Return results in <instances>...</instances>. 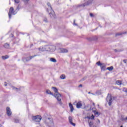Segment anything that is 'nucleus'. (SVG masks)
<instances>
[{"label": "nucleus", "instance_id": "nucleus-26", "mask_svg": "<svg viewBox=\"0 0 127 127\" xmlns=\"http://www.w3.org/2000/svg\"><path fill=\"white\" fill-rule=\"evenodd\" d=\"M96 95H102V91L101 90H97L96 92Z\"/></svg>", "mask_w": 127, "mask_h": 127}, {"label": "nucleus", "instance_id": "nucleus-46", "mask_svg": "<svg viewBox=\"0 0 127 127\" xmlns=\"http://www.w3.org/2000/svg\"><path fill=\"white\" fill-rule=\"evenodd\" d=\"M2 127V125L0 124V127Z\"/></svg>", "mask_w": 127, "mask_h": 127}, {"label": "nucleus", "instance_id": "nucleus-43", "mask_svg": "<svg viewBox=\"0 0 127 127\" xmlns=\"http://www.w3.org/2000/svg\"><path fill=\"white\" fill-rule=\"evenodd\" d=\"M19 5H18V6L17 7V9H19Z\"/></svg>", "mask_w": 127, "mask_h": 127}, {"label": "nucleus", "instance_id": "nucleus-1", "mask_svg": "<svg viewBox=\"0 0 127 127\" xmlns=\"http://www.w3.org/2000/svg\"><path fill=\"white\" fill-rule=\"evenodd\" d=\"M52 88L54 90V91L55 92V95L54 97L56 98L57 100L59 102L60 105H62V102L61 101V100L62 99V96H61V94L59 93H58V89H57V88L55 87H52Z\"/></svg>", "mask_w": 127, "mask_h": 127}, {"label": "nucleus", "instance_id": "nucleus-31", "mask_svg": "<svg viewBox=\"0 0 127 127\" xmlns=\"http://www.w3.org/2000/svg\"><path fill=\"white\" fill-rule=\"evenodd\" d=\"M103 64L101 63V62H98L97 63H96V64L98 65V66H102V64Z\"/></svg>", "mask_w": 127, "mask_h": 127}, {"label": "nucleus", "instance_id": "nucleus-40", "mask_svg": "<svg viewBox=\"0 0 127 127\" xmlns=\"http://www.w3.org/2000/svg\"><path fill=\"white\" fill-rule=\"evenodd\" d=\"M44 21H45V22H47V19L45 18V19H44Z\"/></svg>", "mask_w": 127, "mask_h": 127}, {"label": "nucleus", "instance_id": "nucleus-49", "mask_svg": "<svg viewBox=\"0 0 127 127\" xmlns=\"http://www.w3.org/2000/svg\"><path fill=\"white\" fill-rule=\"evenodd\" d=\"M88 94H91V92H88Z\"/></svg>", "mask_w": 127, "mask_h": 127}, {"label": "nucleus", "instance_id": "nucleus-51", "mask_svg": "<svg viewBox=\"0 0 127 127\" xmlns=\"http://www.w3.org/2000/svg\"><path fill=\"white\" fill-rule=\"evenodd\" d=\"M98 121L99 123H100V121L99 120H98Z\"/></svg>", "mask_w": 127, "mask_h": 127}, {"label": "nucleus", "instance_id": "nucleus-8", "mask_svg": "<svg viewBox=\"0 0 127 127\" xmlns=\"http://www.w3.org/2000/svg\"><path fill=\"white\" fill-rule=\"evenodd\" d=\"M52 48H55V47L49 45L45 46V51H51V50H52Z\"/></svg>", "mask_w": 127, "mask_h": 127}, {"label": "nucleus", "instance_id": "nucleus-42", "mask_svg": "<svg viewBox=\"0 0 127 127\" xmlns=\"http://www.w3.org/2000/svg\"><path fill=\"white\" fill-rule=\"evenodd\" d=\"M4 86H5V87H6V86H7V84H6V82H5Z\"/></svg>", "mask_w": 127, "mask_h": 127}, {"label": "nucleus", "instance_id": "nucleus-50", "mask_svg": "<svg viewBox=\"0 0 127 127\" xmlns=\"http://www.w3.org/2000/svg\"><path fill=\"white\" fill-rule=\"evenodd\" d=\"M92 94V95H95L94 94H93V93H91Z\"/></svg>", "mask_w": 127, "mask_h": 127}, {"label": "nucleus", "instance_id": "nucleus-39", "mask_svg": "<svg viewBox=\"0 0 127 127\" xmlns=\"http://www.w3.org/2000/svg\"><path fill=\"white\" fill-rule=\"evenodd\" d=\"M127 60H124L123 62H124V63L125 64H127Z\"/></svg>", "mask_w": 127, "mask_h": 127}, {"label": "nucleus", "instance_id": "nucleus-21", "mask_svg": "<svg viewBox=\"0 0 127 127\" xmlns=\"http://www.w3.org/2000/svg\"><path fill=\"white\" fill-rule=\"evenodd\" d=\"M125 33H127L126 32L117 33L116 34V36H119L120 35H123V34H125Z\"/></svg>", "mask_w": 127, "mask_h": 127}, {"label": "nucleus", "instance_id": "nucleus-9", "mask_svg": "<svg viewBox=\"0 0 127 127\" xmlns=\"http://www.w3.org/2000/svg\"><path fill=\"white\" fill-rule=\"evenodd\" d=\"M36 56H37V55H34L33 56H31L29 58H24L23 59V61H24V62H27L31 60V59H32V58H34V57H36Z\"/></svg>", "mask_w": 127, "mask_h": 127}, {"label": "nucleus", "instance_id": "nucleus-11", "mask_svg": "<svg viewBox=\"0 0 127 127\" xmlns=\"http://www.w3.org/2000/svg\"><path fill=\"white\" fill-rule=\"evenodd\" d=\"M87 39L88 40H89V41H92L93 40H98V36H95L92 38H88Z\"/></svg>", "mask_w": 127, "mask_h": 127}, {"label": "nucleus", "instance_id": "nucleus-44", "mask_svg": "<svg viewBox=\"0 0 127 127\" xmlns=\"http://www.w3.org/2000/svg\"><path fill=\"white\" fill-rule=\"evenodd\" d=\"M93 106H95V103H93Z\"/></svg>", "mask_w": 127, "mask_h": 127}, {"label": "nucleus", "instance_id": "nucleus-45", "mask_svg": "<svg viewBox=\"0 0 127 127\" xmlns=\"http://www.w3.org/2000/svg\"><path fill=\"white\" fill-rule=\"evenodd\" d=\"M125 92H126V93H127V89H126V90H125Z\"/></svg>", "mask_w": 127, "mask_h": 127}, {"label": "nucleus", "instance_id": "nucleus-16", "mask_svg": "<svg viewBox=\"0 0 127 127\" xmlns=\"http://www.w3.org/2000/svg\"><path fill=\"white\" fill-rule=\"evenodd\" d=\"M82 107V103H81V102H79L76 104V108L77 109H80Z\"/></svg>", "mask_w": 127, "mask_h": 127}, {"label": "nucleus", "instance_id": "nucleus-19", "mask_svg": "<svg viewBox=\"0 0 127 127\" xmlns=\"http://www.w3.org/2000/svg\"><path fill=\"white\" fill-rule=\"evenodd\" d=\"M93 113L95 115V116H96V117H99V116H100V115H101V113H100V112L95 111H93Z\"/></svg>", "mask_w": 127, "mask_h": 127}, {"label": "nucleus", "instance_id": "nucleus-32", "mask_svg": "<svg viewBox=\"0 0 127 127\" xmlns=\"http://www.w3.org/2000/svg\"><path fill=\"white\" fill-rule=\"evenodd\" d=\"M14 123H19V120L15 119H14Z\"/></svg>", "mask_w": 127, "mask_h": 127}, {"label": "nucleus", "instance_id": "nucleus-3", "mask_svg": "<svg viewBox=\"0 0 127 127\" xmlns=\"http://www.w3.org/2000/svg\"><path fill=\"white\" fill-rule=\"evenodd\" d=\"M93 0H86V2H85L83 4L77 5V7H81L82 6V7H84V6H86V5H89V4H91V3H92V2H93Z\"/></svg>", "mask_w": 127, "mask_h": 127}, {"label": "nucleus", "instance_id": "nucleus-12", "mask_svg": "<svg viewBox=\"0 0 127 127\" xmlns=\"http://www.w3.org/2000/svg\"><path fill=\"white\" fill-rule=\"evenodd\" d=\"M59 50L61 53H67L68 52V50L66 49L60 48Z\"/></svg>", "mask_w": 127, "mask_h": 127}, {"label": "nucleus", "instance_id": "nucleus-24", "mask_svg": "<svg viewBox=\"0 0 127 127\" xmlns=\"http://www.w3.org/2000/svg\"><path fill=\"white\" fill-rule=\"evenodd\" d=\"M107 70H109V71H113V70H114V66H111L110 67H108L107 68Z\"/></svg>", "mask_w": 127, "mask_h": 127}, {"label": "nucleus", "instance_id": "nucleus-52", "mask_svg": "<svg viewBox=\"0 0 127 127\" xmlns=\"http://www.w3.org/2000/svg\"><path fill=\"white\" fill-rule=\"evenodd\" d=\"M120 127H123V126H121Z\"/></svg>", "mask_w": 127, "mask_h": 127}, {"label": "nucleus", "instance_id": "nucleus-13", "mask_svg": "<svg viewBox=\"0 0 127 127\" xmlns=\"http://www.w3.org/2000/svg\"><path fill=\"white\" fill-rule=\"evenodd\" d=\"M6 113L7 116H11V111H10V108L9 107L6 108Z\"/></svg>", "mask_w": 127, "mask_h": 127}, {"label": "nucleus", "instance_id": "nucleus-37", "mask_svg": "<svg viewBox=\"0 0 127 127\" xmlns=\"http://www.w3.org/2000/svg\"><path fill=\"white\" fill-rule=\"evenodd\" d=\"M90 16H91V17H93V16H94V14H93V13H91L90 14Z\"/></svg>", "mask_w": 127, "mask_h": 127}, {"label": "nucleus", "instance_id": "nucleus-48", "mask_svg": "<svg viewBox=\"0 0 127 127\" xmlns=\"http://www.w3.org/2000/svg\"><path fill=\"white\" fill-rule=\"evenodd\" d=\"M11 35H12V37H13V35L12 34H11Z\"/></svg>", "mask_w": 127, "mask_h": 127}, {"label": "nucleus", "instance_id": "nucleus-6", "mask_svg": "<svg viewBox=\"0 0 127 127\" xmlns=\"http://www.w3.org/2000/svg\"><path fill=\"white\" fill-rule=\"evenodd\" d=\"M42 119V118H41V116L39 115L32 117V121H34L35 122H38V123H39V122L41 121Z\"/></svg>", "mask_w": 127, "mask_h": 127}, {"label": "nucleus", "instance_id": "nucleus-2", "mask_svg": "<svg viewBox=\"0 0 127 127\" xmlns=\"http://www.w3.org/2000/svg\"><path fill=\"white\" fill-rule=\"evenodd\" d=\"M45 124L49 127H54V123L53 122V119L50 118H47L44 121Z\"/></svg>", "mask_w": 127, "mask_h": 127}, {"label": "nucleus", "instance_id": "nucleus-28", "mask_svg": "<svg viewBox=\"0 0 127 127\" xmlns=\"http://www.w3.org/2000/svg\"><path fill=\"white\" fill-rule=\"evenodd\" d=\"M8 56L6 55L5 56H2V59H3V60H5V59H7V58H8Z\"/></svg>", "mask_w": 127, "mask_h": 127}, {"label": "nucleus", "instance_id": "nucleus-25", "mask_svg": "<svg viewBox=\"0 0 127 127\" xmlns=\"http://www.w3.org/2000/svg\"><path fill=\"white\" fill-rule=\"evenodd\" d=\"M116 84L119 86H121V85H122V81L121 80L116 81Z\"/></svg>", "mask_w": 127, "mask_h": 127}, {"label": "nucleus", "instance_id": "nucleus-23", "mask_svg": "<svg viewBox=\"0 0 127 127\" xmlns=\"http://www.w3.org/2000/svg\"><path fill=\"white\" fill-rule=\"evenodd\" d=\"M3 47L4 48L8 49L9 48V44L8 43H5L4 44Z\"/></svg>", "mask_w": 127, "mask_h": 127}, {"label": "nucleus", "instance_id": "nucleus-5", "mask_svg": "<svg viewBox=\"0 0 127 127\" xmlns=\"http://www.w3.org/2000/svg\"><path fill=\"white\" fill-rule=\"evenodd\" d=\"M106 101L108 102L109 106H112V103H113V97L111 94H108L106 98Z\"/></svg>", "mask_w": 127, "mask_h": 127}, {"label": "nucleus", "instance_id": "nucleus-20", "mask_svg": "<svg viewBox=\"0 0 127 127\" xmlns=\"http://www.w3.org/2000/svg\"><path fill=\"white\" fill-rule=\"evenodd\" d=\"M50 61L51 62H54V63H56L57 62V61L56 60V59H55V58H51L50 59Z\"/></svg>", "mask_w": 127, "mask_h": 127}, {"label": "nucleus", "instance_id": "nucleus-41", "mask_svg": "<svg viewBox=\"0 0 127 127\" xmlns=\"http://www.w3.org/2000/svg\"><path fill=\"white\" fill-rule=\"evenodd\" d=\"M79 87H83V85H82V84H80V85H79Z\"/></svg>", "mask_w": 127, "mask_h": 127}, {"label": "nucleus", "instance_id": "nucleus-22", "mask_svg": "<svg viewBox=\"0 0 127 127\" xmlns=\"http://www.w3.org/2000/svg\"><path fill=\"white\" fill-rule=\"evenodd\" d=\"M46 93H47V94H48V95H52V96H54L53 93H52V92L50 91V90H47Z\"/></svg>", "mask_w": 127, "mask_h": 127}, {"label": "nucleus", "instance_id": "nucleus-35", "mask_svg": "<svg viewBox=\"0 0 127 127\" xmlns=\"http://www.w3.org/2000/svg\"><path fill=\"white\" fill-rule=\"evenodd\" d=\"M24 1L25 3H27L29 1V0H24Z\"/></svg>", "mask_w": 127, "mask_h": 127}, {"label": "nucleus", "instance_id": "nucleus-18", "mask_svg": "<svg viewBox=\"0 0 127 127\" xmlns=\"http://www.w3.org/2000/svg\"><path fill=\"white\" fill-rule=\"evenodd\" d=\"M69 107L70 109V112H73V111H74V107H73V105H72L71 103H69Z\"/></svg>", "mask_w": 127, "mask_h": 127}, {"label": "nucleus", "instance_id": "nucleus-38", "mask_svg": "<svg viewBox=\"0 0 127 127\" xmlns=\"http://www.w3.org/2000/svg\"><path fill=\"white\" fill-rule=\"evenodd\" d=\"M13 89H15V90H18L19 91L20 90V89L19 88H17L13 87Z\"/></svg>", "mask_w": 127, "mask_h": 127}, {"label": "nucleus", "instance_id": "nucleus-53", "mask_svg": "<svg viewBox=\"0 0 127 127\" xmlns=\"http://www.w3.org/2000/svg\"><path fill=\"white\" fill-rule=\"evenodd\" d=\"M71 1V0H70Z\"/></svg>", "mask_w": 127, "mask_h": 127}, {"label": "nucleus", "instance_id": "nucleus-30", "mask_svg": "<svg viewBox=\"0 0 127 127\" xmlns=\"http://www.w3.org/2000/svg\"><path fill=\"white\" fill-rule=\"evenodd\" d=\"M115 52H122V51H124V50H114Z\"/></svg>", "mask_w": 127, "mask_h": 127}, {"label": "nucleus", "instance_id": "nucleus-36", "mask_svg": "<svg viewBox=\"0 0 127 127\" xmlns=\"http://www.w3.org/2000/svg\"><path fill=\"white\" fill-rule=\"evenodd\" d=\"M75 20H73V25L77 26V24H76V23H75Z\"/></svg>", "mask_w": 127, "mask_h": 127}, {"label": "nucleus", "instance_id": "nucleus-17", "mask_svg": "<svg viewBox=\"0 0 127 127\" xmlns=\"http://www.w3.org/2000/svg\"><path fill=\"white\" fill-rule=\"evenodd\" d=\"M38 50L39 51H45V46L43 47H40L38 48Z\"/></svg>", "mask_w": 127, "mask_h": 127}, {"label": "nucleus", "instance_id": "nucleus-33", "mask_svg": "<svg viewBox=\"0 0 127 127\" xmlns=\"http://www.w3.org/2000/svg\"><path fill=\"white\" fill-rule=\"evenodd\" d=\"M14 1L15 3H19V0H14Z\"/></svg>", "mask_w": 127, "mask_h": 127}, {"label": "nucleus", "instance_id": "nucleus-29", "mask_svg": "<svg viewBox=\"0 0 127 127\" xmlns=\"http://www.w3.org/2000/svg\"><path fill=\"white\" fill-rule=\"evenodd\" d=\"M60 78H61V79L64 80V79H65L66 76H65V75H64V74H62L61 75Z\"/></svg>", "mask_w": 127, "mask_h": 127}, {"label": "nucleus", "instance_id": "nucleus-7", "mask_svg": "<svg viewBox=\"0 0 127 127\" xmlns=\"http://www.w3.org/2000/svg\"><path fill=\"white\" fill-rule=\"evenodd\" d=\"M8 14L9 18H11V14H13V15L16 14V12L14 11L13 7H11L10 8Z\"/></svg>", "mask_w": 127, "mask_h": 127}, {"label": "nucleus", "instance_id": "nucleus-27", "mask_svg": "<svg viewBox=\"0 0 127 127\" xmlns=\"http://www.w3.org/2000/svg\"><path fill=\"white\" fill-rule=\"evenodd\" d=\"M87 119H88L89 120H94V119H95V116H94V115H92L91 117H88Z\"/></svg>", "mask_w": 127, "mask_h": 127}, {"label": "nucleus", "instance_id": "nucleus-10", "mask_svg": "<svg viewBox=\"0 0 127 127\" xmlns=\"http://www.w3.org/2000/svg\"><path fill=\"white\" fill-rule=\"evenodd\" d=\"M68 121L69 124H70L71 126H73V127H75L76 126V124L75 123H73V118H72V117L69 116L68 117Z\"/></svg>", "mask_w": 127, "mask_h": 127}, {"label": "nucleus", "instance_id": "nucleus-47", "mask_svg": "<svg viewBox=\"0 0 127 127\" xmlns=\"http://www.w3.org/2000/svg\"><path fill=\"white\" fill-rule=\"evenodd\" d=\"M47 11H48V12H49V11L48 10V9H47Z\"/></svg>", "mask_w": 127, "mask_h": 127}, {"label": "nucleus", "instance_id": "nucleus-4", "mask_svg": "<svg viewBox=\"0 0 127 127\" xmlns=\"http://www.w3.org/2000/svg\"><path fill=\"white\" fill-rule=\"evenodd\" d=\"M47 5L48 6H49V7H50L51 9V12L49 13L51 17L52 18L54 17V18H55V13L54 12V11L53 10V9H52V7L51 6V4L49 2H48Z\"/></svg>", "mask_w": 127, "mask_h": 127}, {"label": "nucleus", "instance_id": "nucleus-15", "mask_svg": "<svg viewBox=\"0 0 127 127\" xmlns=\"http://www.w3.org/2000/svg\"><path fill=\"white\" fill-rule=\"evenodd\" d=\"M100 67L101 70H103L104 71H105V70H106V64H102L100 66Z\"/></svg>", "mask_w": 127, "mask_h": 127}, {"label": "nucleus", "instance_id": "nucleus-34", "mask_svg": "<svg viewBox=\"0 0 127 127\" xmlns=\"http://www.w3.org/2000/svg\"><path fill=\"white\" fill-rule=\"evenodd\" d=\"M127 117L124 118H122V121H127Z\"/></svg>", "mask_w": 127, "mask_h": 127}, {"label": "nucleus", "instance_id": "nucleus-14", "mask_svg": "<svg viewBox=\"0 0 127 127\" xmlns=\"http://www.w3.org/2000/svg\"><path fill=\"white\" fill-rule=\"evenodd\" d=\"M88 124L90 127H97L96 126L94 125V122L92 121H89Z\"/></svg>", "mask_w": 127, "mask_h": 127}]
</instances>
